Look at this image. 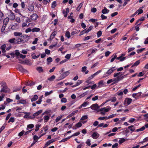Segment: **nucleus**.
Segmentation results:
<instances>
[{"mask_svg":"<svg viewBox=\"0 0 148 148\" xmlns=\"http://www.w3.org/2000/svg\"><path fill=\"white\" fill-rule=\"evenodd\" d=\"M69 73L70 72L68 71L64 72L63 74H62V75L60 76L61 79H63L69 75Z\"/></svg>","mask_w":148,"mask_h":148,"instance_id":"0eeeda50","label":"nucleus"},{"mask_svg":"<svg viewBox=\"0 0 148 148\" xmlns=\"http://www.w3.org/2000/svg\"><path fill=\"white\" fill-rule=\"evenodd\" d=\"M38 18L37 15L36 14H34L31 16V18L33 20H36Z\"/></svg>","mask_w":148,"mask_h":148,"instance_id":"2eb2a0df","label":"nucleus"},{"mask_svg":"<svg viewBox=\"0 0 148 148\" xmlns=\"http://www.w3.org/2000/svg\"><path fill=\"white\" fill-rule=\"evenodd\" d=\"M22 34L21 32H14V36H20L22 35Z\"/></svg>","mask_w":148,"mask_h":148,"instance_id":"393cba45","label":"nucleus"},{"mask_svg":"<svg viewBox=\"0 0 148 148\" xmlns=\"http://www.w3.org/2000/svg\"><path fill=\"white\" fill-rule=\"evenodd\" d=\"M44 120H46V122H47L49 119V117L48 116H44Z\"/></svg>","mask_w":148,"mask_h":148,"instance_id":"c03bdc74","label":"nucleus"},{"mask_svg":"<svg viewBox=\"0 0 148 148\" xmlns=\"http://www.w3.org/2000/svg\"><path fill=\"white\" fill-rule=\"evenodd\" d=\"M15 54L17 56V57L16 58L17 59L18 58V56H19L20 58H22V59L25 58L26 57V56L25 55H23V54H21L18 51V50H16L15 51Z\"/></svg>","mask_w":148,"mask_h":148,"instance_id":"7ed1b4c3","label":"nucleus"},{"mask_svg":"<svg viewBox=\"0 0 148 148\" xmlns=\"http://www.w3.org/2000/svg\"><path fill=\"white\" fill-rule=\"evenodd\" d=\"M87 94V92H85L83 93L82 94L80 95L79 97L80 98L82 97L85 96Z\"/></svg>","mask_w":148,"mask_h":148,"instance_id":"338daca9","label":"nucleus"},{"mask_svg":"<svg viewBox=\"0 0 148 148\" xmlns=\"http://www.w3.org/2000/svg\"><path fill=\"white\" fill-rule=\"evenodd\" d=\"M98 99V97L97 96H96L95 97L92 98V100L93 101H95Z\"/></svg>","mask_w":148,"mask_h":148,"instance_id":"774afa93","label":"nucleus"},{"mask_svg":"<svg viewBox=\"0 0 148 148\" xmlns=\"http://www.w3.org/2000/svg\"><path fill=\"white\" fill-rule=\"evenodd\" d=\"M97 36L98 38L99 37L102 35V32L100 30L97 33Z\"/></svg>","mask_w":148,"mask_h":148,"instance_id":"a19ab883","label":"nucleus"},{"mask_svg":"<svg viewBox=\"0 0 148 148\" xmlns=\"http://www.w3.org/2000/svg\"><path fill=\"white\" fill-rule=\"evenodd\" d=\"M88 117L86 115L83 116L81 119L80 120H84L87 119Z\"/></svg>","mask_w":148,"mask_h":148,"instance_id":"8fccbe9b","label":"nucleus"},{"mask_svg":"<svg viewBox=\"0 0 148 148\" xmlns=\"http://www.w3.org/2000/svg\"><path fill=\"white\" fill-rule=\"evenodd\" d=\"M30 62L28 60H25L24 61H22L21 62L22 64H26L27 65H29V64Z\"/></svg>","mask_w":148,"mask_h":148,"instance_id":"7c9ffc66","label":"nucleus"},{"mask_svg":"<svg viewBox=\"0 0 148 148\" xmlns=\"http://www.w3.org/2000/svg\"><path fill=\"white\" fill-rule=\"evenodd\" d=\"M141 94L142 92H139L137 93H133L132 95V96L135 98H136V97H138L140 96L141 95Z\"/></svg>","mask_w":148,"mask_h":148,"instance_id":"f8f14e48","label":"nucleus"},{"mask_svg":"<svg viewBox=\"0 0 148 148\" xmlns=\"http://www.w3.org/2000/svg\"><path fill=\"white\" fill-rule=\"evenodd\" d=\"M56 31L54 32H53L52 34H51L50 36V39H53L56 35Z\"/></svg>","mask_w":148,"mask_h":148,"instance_id":"412c9836","label":"nucleus"},{"mask_svg":"<svg viewBox=\"0 0 148 148\" xmlns=\"http://www.w3.org/2000/svg\"><path fill=\"white\" fill-rule=\"evenodd\" d=\"M79 134H80V132H78L75 133V134H74L73 135H72L71 136H70V137H71H71H73V136H78L79 135Z\"/></svg>","mask_w":148,"mask_h":148,"instance_id":"49530a36","label":"nucleus"},{"mask_svg":"<svg viewBox=\"0 0 148 148\" xmlns=\"http://www.w3.org/2000/svg\"><path fill=\"white\" fill-rule=\"evenodd\" d=\"M120 72H119L114 73V77H116L113 80L110 79L108 80L107 82V83L109 84L113 81H114V83H117L120 80Z\"/></svg>","mask_w":148,"mask_h":148,"instance_id":"f257e3e1","label":"nucleus"},{"mask_svg":"<svg viewBox=\"0 0 148 148\" xmlns=\"http://www.w3.org/2000/svg\"><path fill=\"white\" fill-rule=\"evenodd\" d=\"M70 138H71V137H69L68 138H65L64 139L61 140L60 142H65L66 141H67L68 139H69Z\"/></svg>","mask_w":148,"mask_h":148,"instance_id":"e433bc0d","label":"nucleus"},{"mask_svg":"<svg viewBox=\"0 0 148 148\" xmlns=\"http://www.w3.org/2000/svg\"><path fill=\"white\" fill-rule=\"evenodd\" d=\"M99 107L97 103L92 104L90 107L91 109L95 110H96Z\"/></svg>","mask_w":148,"mask_h":148,"instance_id":"6e6552de","label":"nucleus"},{"mask_svg":"<svg viewBox=\"0 0 148 148\" xmlns=\"http://www.w3.org/2000/svg\"><path fill=\"white\" fill-rule=\"evenodd\" d=\"M97 11V9L95 8H93L91 9V11L92 12L95 13Z\"/></svg>","mask_w":148,"mask_h":148,"instance_id":"6e6d98bb","label":"nucleus"},{"mask_svg":"<svg viewBox=\"0 0 148 148\" xmlns=\"http://www.w3.org/2000/svg\"><path fill=\"white\" fill-rule=\"evenodd\" d=\"M111 108H101L99 110V111L102 112L104 111L105 112H107L109 111L110 109Z\"/></svg>","mask_w":148,"mask_h":148,"instance_id":"9b49d317","label":"nucleus"},{"mask_svg":"<svg viewBox=\"0 0 148 148\" xmlns=\"http://www.w3.org/2000/svg\"><path fill=\"white\" fill-rule=\"evenodd\" d=\"M128 128L132 132L134 131L135 130V128L133 125H130L128 127Z\"/></svg>","mask_w":148,"mask_h":148,"instance_id":"a211bd4d","label":"nucleus"},{"mask_svg":"<svg viewBox=\"0 0 148 148\" xmlns=\"http://www.w3.org/2000/svg\"><path fill=\"white\" fill-rule=\"evenodd\" d=\"M15 39V38H13L10 39L9 40L8 42L11 43H13L14 42Z\"/></svg>","mask_w":148,"mask_h":148,"instance_id":"58836bf2","label":"nucleus"},{"mask_svg":"<svg viewBox=\"0 0 148 148\" xmlns=\"http://www.w3.org/2000/svg\"><path fill=\"white\" fill-rule=\"evenodd\" d=\"M56 77L54 75H53L51 77L49 78L48 79V80L50 81H53V80L55 79V78Z\"/></svg>","mask_w":148,"mask_h":148,"instance_id":"a878e982","label":"nucleus"},{"mask_svg":"<svg viewBox=\"0 0 148 148\" xmlns=\"http://www.w3.org/2000/svg\"><path fill=\"white\" fill-rule=\"evenodd\" d=\"M55 141V140H49L45 144L44 148H45L46 147H47L50 144L54 142Z\"/></svg>","mask_w":148,"mask_h":148,"instance_id":"ddd939ff","label":"nucleus"},{"mask_svg":"<svg viewBox=\"0 0 148 148\" xmlns=\"http://www.w3.org/2000/svg\"><path fill=\"white\" fill-rule=\"evenodd\" d=\"M0 84L2 88L1 90V92H4L6 93H8L9 91V89L6 86V84L5 82H2Z\"/></svg>","mask_w":148,"mask_h":148,"instance_id":"f03ea898","label":"nucleus"},{"mask_svg":"<svg viewBox=\"0 0 148 148\" xmlns=\"http://www.w3.org/2000/svg\"><path fill=\"white\" fill-rule=\"evenodd\" d=\"M53 91L51 90L50 91V92H45V96H48L49 95L51 94L52 93Z\"/></svg>","mask_w":148,"mask_h":148,"instance_id":"ea45409f","label":"nucleus"},{"mask_svg":"<svg viewBox=\"0 0 148 148\" xmlns=\"http://www.w3.org/2000/svg\"><path fill=\"white\" fill-rule=\"evenodd\" d=\"M87 67L86 66L82 67V71L83 72H85L86 70Z\"/></svg>","mask_w":148,"mask_h":148,"instance_id":"13d9d810","label":"nucleus"},{"mask_svg":"<svg viewBox=\"0 0 148 148\" xmlns=\"http://www.w3.org/2000/svg\"><path fill=\"white\" fill-rule=\"evenodd\" d=\"M6 26L3 25L2 27L1 31V32H3L4 31L6 27Z\"/></svg>","mask_w":148,"mask_h":148,"instance_id":"052dcab7","label":"nucleus"},{"mask_svg":"<svg viewBox=\"0 0 148 148\" xmlns=\"http://www.w3.org/2000/svg\"><path fill=\"white\" fill-rule=\"evenodd\" d=\"M25 132V131L23 130L18 134V136H22Z\"/></svg>","mask_w":148,"mask_h":148,"instance_id":"69168bd1","label":"nucleus"},{"mask_svg":"<svg viewBox=\"0 0 148 148\" xmlns=\"http://www.w3.org/2000/svg\"><path fill=\"white\" fill-rule=\"evenodd\" d=\"M135 120V119L134 118H131L128 121V122L130 123H132L134 122Z\"/></svg>","mask_w":148,"mask_h":148,"instance_id":"5fc2aeb1","label":"nucleus"},{"mask_svg":"<svg viewBox=\"0 0 148 148\" xmlns=\"http://www.w3.org/2000/svg\"><path fill=\"white\" fill-rule=\"evenodd\" d=\"M40 30V29L39 28L35 27L33 28L32 29V31L33 32H38Z\"/></svg>","mask_w":148,"mask_h":148,"instance_id":"2f4dec72","label":"nucleus"},{"mask_svg":"<svg viewBox=\"0 0 148 148\" xmlns=\"http://www.w3.org/2000/svg\"><path fill=\"white\" fill-rule=\"evenodd\" d=\"M9 21V18L8 17H6L5 18L3 21V25L6 26L8 23Z\"/></svg>","mask_w":148,"mask_h":148,"instance_id":"f3484780","label":"nucleus"},{"mask_svg":"<svg viewBox=\"0 0 148 148\" xmlns=\"http://www.w3.org/2000/svg\"><path fill=\"white\" fill-rule=\"evenodd\" d=\"M135 49L134 47H131L130 48L128 49V52L129 53L130 51L134 50Z\"/></svg>","mask_w":148,"mask_h":148,"instance_id":"680f3d73","label":"nucleus"},{"mask_svg":"<svg viewBox=\"0 0 148 148\" xmlns=\"http://www.w3.org/2000/svg\"><path fill=\"white\" fill-rule=\"evenodd\" d=\"M61 101L65 103L67 102V99L66 98H63L61 99Z\"/></svg>","mask_w":148,"mask_h":148,"instance_id":"603ef678","label":"nucleus"},{"mask_svg":"<svg viewBox=\"0 0 148 148\" xmlns=\"http://www.w3.org/2000/svg\"><path fill=\"white\" fill-rule=\"evenodd\" d=\"M38 40V39L37 38H36L34 40L32 44H36L37 43V41Z\"/></svg>","mask_w":148,"mask_h":148,"instance_id":"0e129e2a","label":"nucleus"},{"mask_svg":"<svg viewBox=\"0 0 148 148\" xmlns=\"http://www.w3.org/2000/svg\"><path fill=\"white\" fill-rule=\"evenodd\" d=\"M145 129V126H143L140 128L137 129L136 130V132H139V131H142L144 130Z\"/></svg>","mask_w":148,"mask_h":148,"instance_id":"cd10ccee","label":"nucleus"},{"mask_svg":"<svg viewBox=\"0 0 148 148\" xmlns=\"http://www.w3.org/2000/svg\"><path fill=\"white\" fill-rule=\"evenodd\" d=\"M43 96H41L39 98L38 100V101H36V103L37 104H39L41 103V102L42 101V98L43 97Z\"/></svg>","mask_w":148,"mask_h":148,"instance_id":"b1692460","label":"nucleus"},{"mask_svg":"<svg viewBox=\"0 0 148 148\" xmlns=\"http://www.w3.org/2000/svg\"><path fill=\"white\" fill-rule=\"evenodd\" d=\"M14 121V119L13 117H11L9 120L8 121V123H10V122H12L13 123Z\"/></svg>","mask_w":148,"mask_h":148,"instance_id":"de8ad7c7","label":"nucleus"},{"mask_svg":"<svg viewBox=\"0 0 148 148\" xmlns=\"http://www.w3.org/2000/svg\"><path fill=\"white\" fill-rule=\"evenodd\" d=\"M19 103L25 104L26 103V101L25 100H20L19 101Z\"/></svg>","mask_w":148,"mask_h":148,"instance_id":"f704fd0d","label":"nucleus"},{"mask_svg":"<svg viewBox=\"0 0 148 148\" xmlns=\"http://www.w3.org/2000/svg\"><path fill=\"white\" fill-rule=\"evenodd\" d=\"M65 36L68 38H69L70 37V34L69 31H66L65 33Z\"/></svg>","mask_w":148,"mask_h":148,"instance_id":"72a5a7b5","label":"nucleus"},{"mask_svg":"<svg viewBox=\"0 0 148 148\" xmlns=\"http://www.w3.org/2000/svg\"><path fill=\"white\" fill-rule=\"evenodd\" d=\"M18 69L19 71L23 73H25L27 72V70L24 69L21 65L19 66Z\"/></svg>","mask_w":148,"mask_h":148,"instance_id":"9d476101","label":"nucleus"},{"mask_svg":"<svg viewBox=\"0 0 148 148\" xmlns=\"http://www.w3.org/2000/svg\"><path fill=\"white\" fill-rule=\"evenodd\" d=\"M83 4V2L81 3L76 9L78 11L82 7Z\"/></svg>","mask_w":148,"mask_h":148,"instance_id":"c756f323","label":"nucleus"},{"mask_svg":"<svg viewBox=\"0 0 148 148\" xmlns=\"http://www.w3.org/2000/svg\"><path fill=\"white\" fill-rule=\"evenodd\" d=\"M36 69L39 73L43 72L44 71L42 69V67L41 66H39L37 67Z\"/></svg>","mask_w":148,"mask_h":148,"instance_id":"4be33fe9","label":"nucleus"},{"mask_svg":"<svg viewBox=\"0 0 148 148\" xmlns=\"http://www.w3.org/2000/svg\"><path fill=\"white\" fill-rule=\"evenodd\" d=\"M145 49V48H141L140 49H138L137 50V52L138 53L142 52Z\"/></svg>","mask_w":148,"mask_h":148,"instance_id":"c9c22d12","label":"nucleus"},{"mask_svg":"<svg viewBox=\"0 0 148 148\" xmlns=\"http://www.w3.org/2000/svg\"><path fill=\"white\" fill-rule=\"evenodd\" d=\"M38 97L37 95H34V97L31 99V101L33 102L34 101H36L38 99Z\"/></svg>","mask_w":148,"mask_h":148,"instance_id":"6ab92c4d","label":"nucleus"},{"mask_svg":"<svg viewBox=\"0 0 148 148\" xmlns=\"http://www.w3.org/2000/svg\"><path fill=\"white\" fill-rule=\"evenodd\" d=\"M47 61L48 62H51L52 61V58L51 57H49L47 59Z\"/></svg>","mask_w":148,"mask_h":148,"instance_id":"3c124183","label":"nucleus"},{"mask_svg":"<svg viewBox=\"0 0 148 148\" xmlns=\"http://www.w3.org/2000/svg\"><path fill=\"white\" fill-rule=\"evenodd\" d=\"M16 43L18 44L24 42V40H23V38L22 37V36H21L20 38H19L16 39Z\"/></svg>","mask_w":148,"mask_h":148,"instance_id":"423d86ee","label":"nucleus"},{"mask_svg":"<svg viewBox=\"0 0 148 148\" xmlns=\"http://www.w3.org/2000/svg\"><path fill=\"white\" fill-rule=\"evenodd\" d=\"M11 14L9 16L10 18V20H13L15 19V16L14 13L12 12L11 11H10Z\"/></svg>","mask_w":148,"mask_h":148,"instance_id":"4468645a","label":"nucleus"},{"mask_svg":"<svg viewBox=\"0 0 148 148\" xmlns=\"http://www.w3.org/2000/svg\"><path fill=\"white\" fill-rule=\"evenodd\" d=\"M99 135V134L95 132H94L92 134V136L93 138L95 139L97 138L98 137L97 135Z\"/></svg>","mask_w":148,"mask_h":148,"instance_id":"aec40b11","label":"nucleus"},{"mask_svg":"<svg viewBox=\"0 0 148 148\" xmlns=\"http://www.w3.org/2000/svg\"><path fill=\"white\" fill-rule=\"evenodd\" d=\"M82 124L80 122H79L77 124H76L75 125V126L77 127H81L82 125Z\"/></svg>","mask_w":148,"mask_h":148,"instance_id":"09e8293b","label":"nucleus"},{"mask_svg":"<svg viewBox=\"0 0 148 148\" xmlns=\"http://www.w3.org/2000/svg\"><path fill=\"white\" fill-rule=\"evenodd\" d=\"M62 116H59L57 117L56 119V122H57L59 121L62 118Z\"/></svg>","mask_w":148,"mask_h":148,"instance_id":"864d4df0","label":"nucleus"},{"mask_svg":"<svg viewBox=\"0 0 148 148\" xmlns=\"http://www.w3.org/2000/svg\"><path fill=\"white\" fill-rule=\"evenodd\" d=\"M132 101L131 98H127L124 101V105L125 106H128L132 102Z\"/></svg>","mask_w":148,"mask_h":148,"instance_id":"20e7f679","label":"nucleus"},{"mask_svg":"<svg viewBox=\"0 0 148 148\" xmlns=\"http://www.w3.org/2000/svg\"><path fill=\"white\" fill-rule=\"evenodd\" d=\"M6 46V45L5 44L2 45L1 47V50H4V49H5Z\"/></svg>","mask_w":148,"mask_h":148,"instance_id":"e2e57ef3","label":"nucleus"},{"mask_svg":"<svg viewBox=\"0 0 148 148\" xmlns=\"http://www.w3.org/2000/svg\"><path fill=\"white\" fill-rule=\"evenodd\" d=\"M56 1H54L52 4V5H51V8H54L56 6Z\"/></svg>","mask_w":148,"mask_h":148,"instance_id":"4c0bfd02","label":"nucleus"},{"mask_svg":"<svg viewBox=\"0 0 148 148\" xmlns=\"http://www.w3.org/2000/svg\"><path fill=\"white\" fill-rule=\"evenodd\" d=\"M86 143L88 146H90L91 145L90 140L89 139L87 140Z\"/></svg>","mask_w":148,"mask_h":148,"instance_id":"bf43d9fd","label":"nucleus"},{"mask_svg":"<svg viewBox=\"0 0 148 148\" xmlns=\"http://www.w3.org/2000/svg\"><path fill=\"white\" fill-rule=\"evenodd\" d=\"M101 18L102 20L106 19L107 18V17L105 16L103 14L101 15Z\"/></svg>","mask_w":148,"mask_h":148,"instance_id":"4d7b16f0","label":"nucleus"},{"mask_svg":"<svg viewBox=\"0 0 148 148\" xmlns=\"http://www.w3.org/2000/svg\"><path fill=\"white\" fill-rule=\"evenodd\" d=\"M34 125L33 124H30L27 126V130H29V129H32L34 127Z\"/></svg>","mask_w":148,"mask_h":148,"instance_id":"c85d7f7f","label":"nucleus"},{"mask_svg":"<svg viewBox=\"0 0 148 148\" xmlns=\"http://www.w3.org/2000/svg\"><path fill=\"white\" fill-rule=\"evenodd\" d=\"M140 63V60H138L134 64L131 66V67L132 68L134 66H137Z\"/></svg>","mask_w":148,"mask_h":148,"instance_id":"5701e85b","label":"nucleus"},{"mask_svg":"<svg viewBox=\"0 0 148 148\" xmlns=\"http://www.w3.org/2000/svg\"><path fill=\"white\" fill-rule=\"evenodd\" d=\"M113 55L112 56H111V57L112 58V59L111 60H110V62H113V61L114 60L116 59V57H117V56L116 55H115L114 56V57L113 58Z\"/></svg>","mask_w":148,"mask_h":148,"instance_id":"79ce46f5","label":"nucleus"},{"mask_svg":"<svg viewBox=\"0 0 148 148\" xmlns=\"http://www.w3.org/2000/svg\"><path fill=\"white\" fill-rule=\"evenodd\" d=\"M93 28V26H90V27L88 29H86V32H87V33L88 32L90 31H91L92 30V29Z\"/></svg>","mask_w":148,"mask_h":148,"instance_id":"37998d69","label":"nucleus"},{"mask_svg":"<svg viewBox=\"0 0 148 148\" xmlns=\"http://www.w3.org/2000/svg\"><path fill=\"white\" fill-rule=\"evenodd\" d=\"M115 67H113L111 68V69L108 70L106 73V74H108V75L111 74L115 70Z\"/></svg>","mask_w":148,"mask_h":148,"instance_id":"1a4fd4ad","label":"nucleus"},{"mask_svg":"<svg viewBox=\"0 0 148 148\" xmlns=\"http://www.w3.org/2000/svg\"><path fill=\"white\" fill-rule=\"evenodd\" d=\"M32 57L33 59H36L38 58L40 56V54L38 55V56H36L35 53H33L32 55Z\"/></svg>","mask_w":148,"mask_h":148,"instance_id":"473e14b6","label":"nucleus"},{"mask_svg":"<svg viewBox=\"0 0 148 148\" xmlns=\"http://www.w3.org/2000/svg\"><path fill=\"white\" fill-rule=\"evenodd\" d=\"M138 14H140L143 12V11L142 9H139L137 10Z\"/></svg>","mask_w":148,"mask_h":148,"instance_id":"a18cd8bd","label":"nucleus"},{"mask_svg":"<svg viewBox=\"0 0 148 148\" xmlns=\"http://www.w3.org/2000/svg\"><path fill=\"white\" fill-rule=\"evenodd\" d=\"M88 103L86 102H84L82 104L80 107L79 108V109L81 108L82 107H85L87 105H88Z\"/></svg>","mask_w":148,"mask_h":148,"instance_id":"bb28decb","label":"nucleus"},{"mask_svg":"<svg viewBox=\"0 0 148 148\" xmlns=\"http://www.w3.org/2000/svg\"><path fill=\"white\" fill-rule=\"evenodd\" d=\"M42 112V110H40L34 113L33 115V117H31V116H29V118L31 119H34L35 118V117L39 115V114H41Z\"/></svg>","mask_w":148,"mask_h":148,"instance_id":"39448f33","label":"nucleus"},{"mask_svg":"<svg viewBox=\"0 0 148 148\" xmlns=\"http://www.w3.org/2000/svg\"><path fill=\"white\" fill-rule=\"evenodd\" d=\"M34 9V7L32 4H30L28 8V10L30 12L32 11Z\"/></svg>","mask_w":148,"mask_h":148,"instance_id":"dca6fc26","label":"nucleus"}]
</instances>
